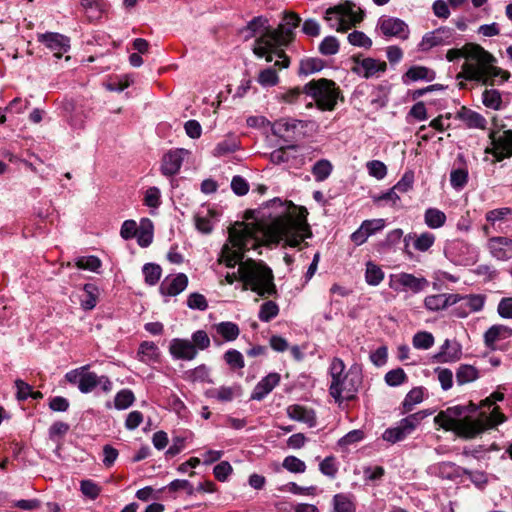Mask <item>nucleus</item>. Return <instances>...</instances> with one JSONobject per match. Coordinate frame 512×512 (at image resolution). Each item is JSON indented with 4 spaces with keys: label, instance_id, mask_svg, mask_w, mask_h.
Returning <instances> with one entry per match:
<instances>
[{
    "label": "nucleus",
    "instance_id": "nucleus-1",
    "mask_svg": "<svg viewBox=\"0 0 512 512\" xmlns=\"http://www.w3.org/2000/svg\"><path fill=\"white\" fill-rule=\"evenodd\" d=\"M268 207L275 208L269 213L270 221L257 223V227L243 224L242 229L229 231V242L221 251L220 262L229 268L237 264L239 281L243 290L250 289L262 298L277 296L272 269L263 261L243 260L244 253L259 244L271 245L283 242L290 247L299 246L304 239L311 237L310 227L304 216L296 214V207L279 198L269 201Z\"/></svg>",
    "mask_w": 512,
    "mask_h": 512
},
{
    "label": "nucleus",
    "instance_id": "nucleus-2",
    "mask_svg": "<svg viewBox=\"0 0 512 512\" xmlns=\"http://www.w3.org/2000/svg\"><path fill=\"white\" fill-rule=\"evenodd\" d=\"M505 421V416L498 407L493 408L487 415L478 410L477 406L455 405L440 411L434 418L435 424L445 431H452L464 439H472L487 429L493 428Z\"/></svg>",
    "mask_w": 512,
    "mask_h": 512
},
{
    "label": "nucleus",
    "instance_id": "nucleus-3",
    "mask_svg": "<svg viewBox=\"0 0 512 512\" xmlns=\"http://www.w3.org/2000/svg\"><path fill=\"white\" fill-rule=\"evenodd\" d=\"M301 18L294 12H284L282 22L277 28L268 30L267 35L258 37L255 40L253 53L262 58L265 57L267 62L273 60L275 54L277 60L274 66L279 68H287L290 64L288 56L285 54L283 48L287 47L294 39V29L299 26Z\"/></svg>",
    "mask_w": 512,
    "mask_h": 512
},
{
    "label": "nucleus",
    "instance_id": "nucleus-4",
    "mask_svg": "<svg viewBox=\"0 0 512 512\" xmlns=\"http://www.w3.org/2000/svg\"><path fill=\"white\" fill-rule=\"evenodd\" d=\"M466 60L457 79L480 82L483 85L502 84L509 80V71L495 66L497 59L481 45L468 43Z\"/></svg>",
    "mask_w": 512,
    "mask_h": 512
},
{
    "label": "nucleus",
    "instance_id": "nucleus-5",
    "mask_svg": "<svg viewBox=\"0 0 512 512\" xmlns=\"http://www.w3.org/2000/svg\"><path fill=\"white\" fill-rule=\"evenodd\" d=\"M90 365H84L70 370L65 374L66 381L71 385H76L83 394L91 393L97 387L104 393H110L113 389V383L106 375L98 376L91 372Z\"/></svg>",
    "mask_w": 512,
    "mask_h": 512
},
{
    "label": "nucleus",
    "instance_id": "nucleus-6",
    "mask_svg": "<svg viewBox=\"0 0 512 512\" xmlns=\"http://www.w3.org/2000/svg\"><path fill=\"white\" fill-rule=\"evenodd\" d=\"M303 91L315 101L316 106L322 111L334 110L340 94L335 82L326 78L308 82L304 85Z\"/></svg>",
    "mask_w": 512,
    "mask_h": 512
},
{
    "label": "nucleus",
    "instance_id": "nucleus-7",
    "mask_svg": "<svg viewBox=\"0 0 512 512\" xmlns=\"http://www.w3.org/2000/svg\"><path fill=\"white\" fill-rule=\"evenodd\" d=\"M431 413L427 410L418 411L410 414L407 417L401 419L397 426L388 428L384 431L382 438L383 440L395 444L407 438L413 433V431L420 425Z\"/></svg>",
    "mask_w": 512,
    "mask_h": 512
},
{
    "label": "nucleus",
    "instance_id": "nucleus-8",
    "mask_svg": "<svg viewBox=\"0 0 512 512\" xmlns=\"http://www.w3.org/2000/svg\"><path fill=\"white\" fill-rule=\"evenodd\" d=\"M324 18L331 28L346 31L351 24L362 21L363 13L354 11L351 5H338L328 8Z\"/></svg>",
    "mask_w": 512,
    "mask_h": 512
},
{
    "label": "nucleus",
    "instance_id": "nucleus-9",
    "mask_svg": "<svg viewBox=\"0 0 512 512\" xmlns=\"http://www.w3.org/2000/svg\"><path fill=\"white\" fill-rule=\"evenodd\" d=\"M361 383V377L357 373L348 372L339 377L338 385L334 386V380L331 379L329 393L336 402L343 400H352Z\"/></svg>",
    "mask_w": 512,
    "mask_h": 512
},
{
    "label": "nucleus",
    "instance_id": "nucleus-10",
    "mask_svg": "<svg viewBox=\"0 0 512 512\" xmlns=\"http://www.w3.org/2000/svg\"><path fill=\"white\" fill-rule=\"evenodd\" d=\"M491 147L485 149V153L494 156L495 161L500 162L512 157V130L492 131L489 135Z\"/></svg>",
    "mask_w": 512,
    "mask_h": 512
},
{
    "label": "nucleus",
    "instance_id": "nucleus-11",
    "mask_svg": "<svg viewBox=\"0 0 512 512\" xmlns=\"http://www.w3.org/2000/svg\"><path fill=\"white\" fill-rule=\"evenodd\" d=\"M455 30L449 27H440L426 33L419 43V50L428 51L436 46L451 45L456 42Z\"/></svg>",
    "mask_w": 512,
    "mask_h": 512
},
{
    "label": "nucleus",
    "instance_id": "nucleus-12",
    "mask_svg": "<svg viewBox=\"0 0 512 512\" xmlns=\"http://www.w3.org/2000/svg\"><path fill=\"white\" fill-rule=\"evenodd\" d=\"M269 158L273 164H287L288 168H299L305 163L303 155L298 154L296 145L280 147L272 151Z\"/></svg>",
    "mask_w": 512,
    "mask_h": 512
},
{
    "label": "nucleus",
    "instance_id": "nucleus-13",
    "mask_svg": "<svg viewBox=\"0 0 512 512\" xmlns=\"http://www.w3.org/2000/svg\"><path fill=\"white\" fill-rule=\"evenodd\" d=\"M352 60L354 62L352 71L366 79L378 76L380 73H384L387 68L386 62L370 57L361 59L360 57L354 56Z\"/></svg>",
    "mask_w": 512,
    "mask_h": 512
},
{
    "label": "nucleus",
    "instance_id": "nucleus-14",
    "mask_svg": "<svg viewBox=\"0 0 512 512\" xmlns=\"http://www.w3.org/2000/svg\"><path fill=\"white\" fill-rule=\"evenodd\" d=\"M390 287L398 290L402 287L404 290H410L413 293H419L429 286V281L424 277H416L410 273H400L391 275Z\"/></svg>",
    "mask_w": 512,
    "mask_h": 512
},
{
    "label": "nucleus",
    "instance_id": "nucleus-15",
    "mask_svg": "<svg viewBox=\"0 0 512 512\" xmlns=\"http://www.w3.org/2000/svg\"><path fill=\"white\" fill-rule=\"evenodd\" d=\"M381 32L388 37L407 39L409 36L408 25L396 17H381L378 22Z\"/></svg>",
    "mask_w": 512,
    "mask_h": 512
},
{
    "label": "nucleus",
    "instance_id": "nucleus-16",
    "mask_svg": "<svg viewBox=\"0 0 512 512\" xmlns=\"http://www.w3.org/2000/svg\"><path fill=\"white\" fill-rule=\"evenodd\" d=\"M169 353L175 360L191 361L196 358L198 352L195 345L183 338H173L169 343Z\"/></svg>",
    "mask_w": 512,
    "mask_h": 512
},
{
    "label": "nucleus",
    "instance_id": "nucleus-17",
    "mask_svg": "<svg viewBox=\"0 0 512 512\" xmlns=\"http://www.w3.org/2000/svg\"><path fill=\"white\" fill-rule=\"evenodd\" d=\"M38 41L53 51L57 58H61L70 48L69 38L59 33L47 32L40 34Z\"/></svg>",
    "mask_w": 512,
    "mask_h": 512
},
{
    "label": "nucleus",
    "instance_id": "nucleus-18",
    "mask_svg": "<svg viewBox=\"0 0 512 512\" xmlns=\"http://www.w3.org/2000/svg\"><path fill=\"white\" fill-rule=\"evenodd\" d=\"M187 154L185 149H175L164 154L161 163V172L164 176H173L177 174L182 166L184 156Z\"/></svg>",
    "mask_w": 512,
    "mask_h": 512
},
{
    "label": "nucleus",
    "instance_id": "nucleus-19",
    "mask_svg": "<svg viewBox=\"0 0 512 512\" xmlns=\"http://www.w3.org/2000/svg\"><path fill=\"white\" fill-rule=\"evenodd\" d=\"M461 299L459 294H435L426 296L424 299V307L431 312H437L451 305L457 304Z\"/></svg>",
    "mask_w": 512,
    "mask_h": 512
},
{
    "label": "nucleus",
    "instance_id": "nucleus-20",
    "mask_svg": "<svg viewBox=\"0 0 512 512\" xmlns=\"http://www.w3.org/2000/svg\"><path fill=\"white\" fill-rule=\"evenodd\" d=\"M188 277L184 273L167 276L160 284V293L164 296H176L186 289Z\"/></svg>",
    "mask_w": 512,
    "mask_h": 512
},
{
    "label": "nucleus",
    "instance_id": "nucleus-21",
    "mask_svg": "<svg viewBox=\"0 0 512 512\" xmlns=\"http://www.w3.org/2000/svg\"><path fill=\"white\" fill-rule=\"evenodd\" d=\"M491 255L500 261L512 258V239L507 237H493L488 242Z\"/></svg>",
    "mask_w": 512,
    "mask_h": 512
},
{
    "label": "nucleus",
    "instance_id": "nucleus-22",
    "mask_svg": "<svg viewBox=\"0 0 512 512\" xmlns=\"http://www.w3.org/2000/svg\"><path fill=\"white\" fill-rule=\"evenodd\" d=\"M462 357L461 345L454 341L446 339L440 347V351L434 356L438 363H454Z\"/></svg>",
    "mask_w": 512,
    "mask_h": 512
},
{
    "label": "nucleus",
    "instance_id": "nucleus-23",
    "mask_svg": "<svg viewBox=\"0 0 512 512\" xmlns=\"http://www.w3.org/2000/svg\"><path fill=\"white\" fill-rule=\"evenodd\" d=\"M300 123V120L281 118L273 124L272 133L273 135L283 139L285 142H288L294 137L295 130L298 128Z\"/></svg>",
    "mask_w": 512,
    "mask_h": 512
},
{
    "label": "nucleus",
    "instance_id": "nucleus-24",
    "mask_svg": "<svg viewBox=\"0 0 512 512\" xmlns=\"http://www.w3.org/2000/svg\"><path fill=\"white\" fill-rule=\"evenodd\" d=\"M280 382V375L278 373H270L261 379L255 386L251 399L261 401L263 400Z\"/></svg>",
    "mask_w": 512,
    "mask_h": 512
},
{
    "label": "nucleus",
    "instance_id": "nucleus-25",
    "mask_svg": "<svg viewBox=\"0 0 512 512\" xmlns=\"http://www.w3.org/2000/svg\"><path fill=\"white\" fill-rule=\"evenodd\" d=\"M268 30H273L269 25V21L264 16H257L251 19L247 25L241 30L244 33V39L248 40L260 34L259 37L267 35Z\"/></svg>",
    "mask_w": 512,
    "mask_h": 512
},
{
    "label": "nucleus",
    "instance_id": "nucleus-26",
    "mask_svg": "<svg viewBox=\"0 0 512 512\" xmlns=\"http://www.w3.org/2000/svg\"><path fill=\"white\" fill-rule=\"evenodd\" d=\"M287 415L290 419L307 424L309 427L316 426V414L313 409L302 405L294 404L287 407Z\"/></svg>",
    "mask_w": 512,
    "mask_h": 512
},
{
    "label": "nucleus",
    "instance_id": "nucleus-27",
    "mask_svg": "<svg viewBox=\"0 0 512 512\" xmlns=\"http://www.w3.org/2000/svg\"><path fill=\"white\" fill-rule=\"evenodd\" d=\"M436 78L434 70L425 66H412L402 76L404 84L408 85L410 82L424 80L431 82Z\"/></svg>",
    "mask_w": 512,
    "mask_h": 512
},
{
    "label": "nucleus",
    "instance_id": "nucleus-28",
    "mask_svg": "<svg viewBox=\"0 0 512 512\" xmlns=\"http://www.w3.org/2000/svg\"><path fill=\"white\" fill-rule=\"evenodd\" d=\"M457 118L464 122L468 128L485 129L487 125V121L484 116L466 107H462L460 109L457 113Z\"/></svg>",
    "mask_w": 512,
    "mask_h": 512
},
{
    "label": "nucleus",
    "instance_id": "nucleus-29",
    "mask_svg": "<svg viewBox=\"0 0 512 512\" xmlns=\"http://www.w3.org/2000/svg\"><path fill=\"white\" fill-rule=\"evenodd\" d=\"M512 336V328L505 325H493L484 334V342L488 348L495 349L494 344L498 340Z\"/></svg>",
    "mask_w": 512,
    "mask_h": 512
},
{
    "label": "nucleus",
    "instance_id": "nucleus-30",
    "mask_svg": "<svg viewBox=\"0 0 512 512\" xmlns=\"http://www.w3.org/2000/svg\"><path fill=\"white\" fill-rule=\"evenodd\" d=\"M208 396L220 402H230L234 398L242 395V389L239 385L221 386L219 388L210 389L207 392Z\"/></svg>",
    "mask_w": 512,
    "mask_h": 512
},
{
    "label": "nucleus",
    "instance_id": "nucleus-31",
    "mask_svg": "<svg viewBox=\"0 0 512 512\" xmlns=\"http://www.w3.org/2000/svg\"><path fill=\"white\" fill-rule=\"evenodd\" d=\"M137 357L139 361L145 364L155 363L159 361L160 350L154 342L143 341L139 345Z\"/></svg>",
    "mask_w": 512,
    "mask_h": 512
},
{
    "label": "nucleus",
    "instance_id": "nucleus-32",
    "mask_svg": "<svg viewBox=\"0 0 512 512\" xmlns=\"http://www.w3.org/2000/svg\"><path fill=\"white\" fill-rule=\"evenodd\" d=\"M216 332L223 337L225 341L231 342L238 338L240 329L238 325L231 321H224L214 325Z\"/></svg>",
    "mask_w": 512,
    "mask_h": 512
},
{
    "label": "nucleus",
    "instance_id": "nucleus-33",
    "mask_svg": "<svg viewBox=\"0 0 512 512\" xmlns=\"http://www.w3.org/2000/svg\"><path fill=\"white\" fill-rule=\"evenodd\" d=\"M425 224L431 229H438L444 226L446 215L437 208H428L424 213Z\"/></svg>",
    "mask_w": 512,
    "mask_h": 512
},
{
    "label": "nucleus",
    "instance_id": "nucleus-34",
    "mask_svg": "<svg viewBox=\"0 0 512 512\" xmlns=\"http://www.w3.org/2000/svg\"><path fill=\"white\" fill-rule=\"evenodd\" d=\"M479 377L478 370L468 364H461L456 371V382L458 385H464L475 381Z\"/></svg>",
    "mask_w": 512,
    "mask_h": 512
},
{
    "label": "nucleus",
    "instance_id": "nucleus-35",
    "mask_svg": "<svg viewBox=\"0 0 512 512\" xmlns=\"http://www.w3.org/2000/svg\"><path fill=\"white\" fill-rule=\"evenodd\" d=\"M332 163L327 159L318 160L312 167L311 172L317 182L326 180L332 173Z\"/></svg>",
    "mask_w": 512,
    "mask_h": 512
},
{
    "label": "nucleus",
    "instance_id": "nucleus-36",
    "mask_svg": "<svg viewBox=\"0 0 512 512\" xmlns=\"http://www.w3.org/2000/svg\"><path fill=\"white\" fill-rule=\"evenodd\" d=\"M145 283L149 286L156 285L162 275V268L156 263H146L142 267Z\"/></svg>",
    "mask_w": 512,
    "mask_h": 512
},
{
    "label": "nucleus",
    "instance_id": "nucleus-37",
    "mask_svg": "<svg viewBox=\"0 0 512 512\" xmlns=\"http://www.w3.org/2000/svg\"><path fill=\"white\" fill-rule=\"evenodd\" d=\"M482 103L485 107L500 110L502 107V95L497 89H485L482 93Z\"/></svg>",
    "mask_w": 512,
    "mask_h": 512
},
{
    "label": "nucleus",
    "instance_id": "nucleus-38",
    "mask_svg": "<svg viewBox=\"0 0 512 512\" xmlns=\"http://www.w3.org/2000/svg\"><path fill=\"white\" fill-rule=\"evenodd\" d=\"M459 302L469 310L470 313L481 311L485 304V296L481 294H470L461 296Z\"/></svg>",
    "mask_w": 512,
    "mask_h": 512
},
{
    "label": "nucleus",
    "instance_id": "nucleus-39",
    "mask_svg": "<svg viewBox=\"0 0 512 512\" xmlns=\"http://www.w3.org/2000/svg\"><path fill=\"white\" fill-rule=\"evenodd\" d=\"M384 279V272L382 269L373 262L366 264L365 280L371 286L379 285Z\"/></svg>",
    "mask_w": 512,
    "mask_h": 512
},
{
    "label": "nucleus",
    "instance_id": "nucleus-40",
    "mask_svg": "<svg viewBox=\"0 0 512 512\" xmlns=\"http://www.w3.org/2000/svg\"><path fill=\"white\" fill-rule=\"evenodd\" d=\"M135 401V396L132 390L130 389H122L120 390L114 398V407L117 410H125L129 408Z\"/></svg>",
    "mask_w": 512,
    "mask_h": 512
},
{
    "label": "nucleus",
    "instance_id": "nucleus-41",
    "mask_svg": "<svg viewBox=\"0 0 512 512\" xmlns=\"http://www.w3.org/2000/svg\"><path fill=\"white\" fill-rule=\"evenodd\" d=\"M423 401V390L420 387L413 388L410 390L402 403L403 413L410 412L414 405Z\"/></svg>",
    "mask_w": 512,
    "mask_h": 512
},
{
    "label": "nucleus",
    "instance_id": "nucleus-42",
    "mask_svg": "<svg viewBox=\"0 0 512 512\" xmlns=\"http://www.w3.org/2000/svg\"><path fill=\"white\" fill-rule=\"evenodd\" d=\"M279 314V306L274 301L264 302L259 310L258 318L262 322H269Z\"/></svg>",
    "mask_w": 512,
    "mask_h": 512
},
{
    "label": "nucleus",
    "instance_id": "nucleus-43",
    "mask_svg": "<svg viewBox=\"0 0 512 512\" xmlns=\"http://www.w3.org/2000/svg\"><path fill=\"white\" fill-rule=\"evenodd\" d=\"M238 149V142L235 138H227L220 141L214 148V156L221 157L235 152Z\"/></svg>",
    "mask_w": 512,
    "mask_h": 512
},
{
    "label": "nucleus",
    "instance_id": "nucleus-44",
    "mask_svg": "<svg viewBox=\"0 0 512 512\" xmlns=\"http://www.w3.org/2000/svg\"><path fill=\"white\" fill-rule=\"evenodd\" d=\"M334 512H355L354 503L345 494H336L333 497Z\"/></svg>",
    "mask_w": 512,
    "mask_h": 512
},
{
    "label": "nucleus",
    "instance_id": "nucleus-45",
    "mask_svg": "<svg viewBox=\"0 0 512 512\" xmlns=\"http://www.w3.org/2000/svg\"><path fill=\"white\" fill-rule=\"evenodd\" d=\"M322 68H323V61L321 59H318V58L303 59L300 62L299 74L307 76L312 73L320 71Z\"/></svg>",
    "mask_w": 512,
    "mask_h": 512
},
{
    "label": "nucleus",
    "instance_id": "nucleus-46",
    "mask_svg": "<svg viewBox=\"0 0 512 512\" xmlns=\"http://www.w3.org/2000/svg\"><path fill=\"white\" fill-rule=\"evenodd\" d=\"M77 268L82 270H89L92 272H98L101 267V260L97 256H82L78 257L75 261Z\"/></svg>",
    "mask_w": 512,
    "mask_h": 512
},
{
    "label": "nucleus",
    "instance_id": "nucleus-47",
    "mask_svg": "<svg viewBox=\"0 0 512 512\" xmlns=\"http://www.w3.org/2000/svg\"><path fill=\"white\" fill-rule=\"evenodd\" d=\"M413 346L416 349L427 350L434 344V337L430 332L421 331L413 336Z\"/></svg>",
    "mask_w": 512,
    "mask_h": 512
},
{
    "label": "nucleus",
    "instance_id": "nucleus-48",
    "mask_svg": "<svg viewBox=\"0 0 512 512\" xmlns=\"http://www.w3.org/2000/svg\"><path fill=\"white\" fill-rule=\"evenodd\" d=\"M319 470L323 475L334 479L338 473L336 458L334 456L324 458L319 464Z\"/></svg>",
    "mask_w": 512,
    "mask_h": 512
},
{
    "label": "nucleus",
    "instance_id": "nucleus-49",
    "mask_svg": "<svg viewBox=\"0 0 512 512\" xmlns=\"http://www.w3.org/2000/svg\"><path fill=\"white\" fill-rule=\"evenodd\" d=\"M468 181V170L466 168L453 169L450 173L451 186L457 190L462 189Z\"/></svg>",
    "mask_w": 512,
    "mask_h": 512
},
{
    "label": "nucleus",
    "instance_id": "nucleus-50",
    "mask_svg": "<svg viewBox=\"0 0 512 512\" xmlns=\"http://www.w3.org/2000/svg\"><path fill=\"white\" fill-rule=\"evenodd\" d=\"M339 51V42L334 36L325 37L319 44V52L325 56L335 55Z\"/></svg>",
    "mask_w": 512,
    "mask_h": 512
},
{
    "label": "nucleus",
    "instance_id": "nucleus-51",
    "mask_svg": "<svg viewBox=\"0 0 512 512\" xmlns=\"http://www.w3.org/2000/svg\"><path fill=\"white\" fill-rule=\"evenodd\" d=\"M258 82L263 87H272L278 84L279 77L274 68H266L260 71L258 75Z\"/></svg>",
    "mask_w": 512,
    "mask_h": 512
},
{
    "label": "nucleus",
    "instance_id": "nucleus-52",
    "mask_svg": "<svg viewBox=\"0 0 512 512\" xmlns=\"http://www.w3.org/2000/svg\"><path fill=\"white\" fill-rule=\"evenodd\" d=\"M224 360L233 370L242 369L245 365L243 355L236 349L226 351Z\"/></svg>",
    "mask_w": 512,
    "mask_h": 512
},
{
    "label": "nucleus",
    "instance_id": "nucleus-53",
    "mask_svg": "<svg viewBox=\"0 0 512 512\" xmlns=\"http://www.w3.org/2000/svg\"><path fill=\"white\" fill-rule=\"evenodd\" d=\"M366 167L369 175L377 180H382L387 175V167L382 161L371 160L367 162Z\"/></svg>",
    "mask_w": 512,
    "mask_h": 512
},
{
    "label": "nucleus",
    "instance_id": "nucleus-54",
    "mask_svg": "<svg viewBox=\"0 0 512 512\" xmlns=\"http://www.w3.org/2000/svg\"><path fill=\"white\" fill-rule=\"evenodd\" d=\"M282 466L291 473H304L306 464L295 456H287L284 458Z\"/></svg>",
    "mask_w": 512,
    "mask_h": 512
},
{
    "label": "nucleus",
    "instance_id": "nucleus-55",
    "mask_svg": "<svg viewBox=\"0 0 512 512\" xmlns=\"http://www.w3.org/2000/svg\"><path fill=\"white\" fill-rule=\"evenodd\" d=\"M80 490L83 495L91 500H95L101 492V487L94 481L86 479L80 482Z\"/></svg>",
    "mask_w": 512,
    "mask_h": 512
},
{
    "label": "nucleus",
    "instance_id": "nucleus-56",
    "mask_svg": "<svg viewBox=\"0 0 512 512\" xmlns=\"http://www.w3.org/2000/svg\"><path fill=\"white\" fill-rule=\"evenodd\" d=\"M211 211L208 210L206 215H201L200 213H197L195 215V226L196 229L204 234H209L213 230V225L210 219Z\"/></svg>",
    "mask_w": 512,
    "mask_h": 512
},
{
    "label": "nucleus",
    "instance_id": "nucleus-57",
    "mask_svg": "<svg viewBox=\"0 0 512 512\" xmlns=\"http://www.w3.org/2000/svg\"><path fill=\"white\" fill-rule=\"evenodd\" d=\"M407 380V375L402 368L390 370L385 375V382L387 385L396 387L401 385Z\"/></svg>",
    "mask_w": 512,
    "mask_h": 512
},
{
    "label": "nucleus",
    "instance_id": "nucleus-58",
    "mask_svg": "<svg viewBox=\"0 0 512 512\" xmlns=\"http://www.w3.org/2000/svg\"><path fill=\"white\" fill-rule=\"evenodd\" d=\"M348 41L353 46L370 48L372 40L362 31H353L348 35Z\"/></svg>",
    "mask_w": 512,
    "mask_h": 512
},
{
    "label": "nucleus",
    "instance_id": "nucleus-59",
    "mask_svg": "<svg viewBox=\"0 0 512 512\" xmlns=\"http://www.w3.org/2000/svg\"><path fill=\"white\" fill-rule=\"evenodd\" d=\"M345 364L344 361L338 357H334L331 361L330 367H329V374L331 376V379L334 380V386L336 387L338 385V380L340 376H343L345 373Z\"/></svg>",
    "mask_w": 512,
    "mask_h": 512
},
{
    "label": "nucleus",
    "instance_id": "nucleus-60",
    "mask_svg": "<svg viewBox=\"0 0 512 512\" xmlns=\"http://www.w3.org/2000/svg\"><path fill=\"white\" fill-rule=\"evenodd\" d=\"M438 381L440 382L441 388L445 391L449 390L453 386V373L448 368L437 367L435 369Z\"/></svg>",
    "mask_w": 512,
    "mask_h": 512
},
{
    "label": "nucleus",
    "instance_id": "nucleus-61",
    "mask_svg": "<svg viewBox=\"0 0 512 512\" xmlns=\"http://www.w3.org/2000/svg\"><path fill=\"white\" fill-rule=\"evenodd\" d=\"M191 342L195 345L196 350H205L210 346V338L206 331L197 330L191 336Z\"/></svg>",
    "mask_w": 512,
    "mask_h": 512
},
{
    "label": "nucleus",
    "instance_id": "nucleus-62",
    "mask_svg": "<svg viewBox=\"0 0 512 512\" xmlns=\"http://www.w3.org/2000/svg\"><path fill=\"white\" fill-rule=\"evenodd\" d=\"M463 474L468 477V479L478 488L484 489L488 483L487 476L484 472L481 471H471L468 469H463Z\"/></svg>",
    "mask_w": 512,
    "mask_h": 512
},
{
    "label": "nucleus",
    "instance_id": "nucleus-63",
    "mask_svg": "<svg viewBox=\"0 0 512 512\" xmlns=\"http://www.w3.org/2000/svg\"><path fill=\"white\" fill-rule=\"evenodd\" d=\"M364 438V432L359 429L352 430L338 440L340 447H347L351 444L360 442Z\"/></svg>",
    "mask_w": 512,
    "mask_h": 512
},
{
    "label": "nucleus",
    "instance_id": "nucleus-64",
    "mask_svg": "<svg viewBox=\"0 0 512 512\" xmlns=\"http://www.w3.org/2000/svg\"><path fill=\"white\" fill-rule=\"evenodd\" d=\"M512 214V209L508 207L498 208L488 211L486 214V220L491 224L505 220L509 215Z\"/></svg>",
    "mask_w": 512,
    "mask_h": 512
}]
</instances>
